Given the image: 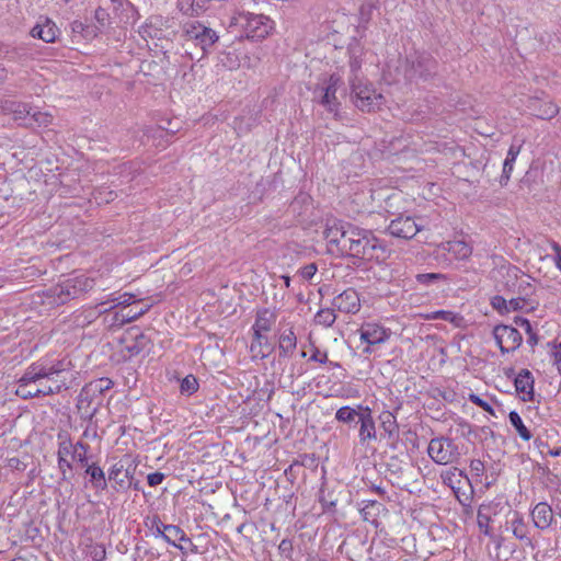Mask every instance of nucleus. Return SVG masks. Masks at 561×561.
I'll return each mask as SVG.
<instances>
[{"mask_svg":"<svg viewBox=\"0 0 561 561\" xmlns=\"http://www.w3.org/2000/svg\"><path fill=\"white\" fill-rule=\"evenodd\" d=\"M139 300L136 295L131 293H112L107 296V298L101 301L98 306L100 307V312H106L116 307H127Z\"/></svg>","mask_w":561,"mask_h":561,"instance_id":"393cba45","label":"nucleus"},{"mask_svg":"<svg viewBox=\"0 0 561 561\" xmlns=\"http://www.w3.org/2000/svg\"><path fill=\"white\" fill-rule=\"evenodd\" d=\"M493 336L502 353L515 351L523 341V336L517 329L504 324L494 328Z\"/></svg>","mask_w":561,"mask_h":561,"instance_id":"ddd939ff","label":"nucleus"},{"mask_svg":"<svg viewBox=\"0 0 561 561\" xmlns=\"http://www.w3.org/2000/svg\"><path fill=\"white\" fill-rule=\"evenodd\" d=\"M95 285L93 278L79 275L67 278L47 290V298L51 305H64L72 299L83 296Z\"/></svg>","mask_w":561,"mask_h":561,"instance_id":"20e7f679","label":"nucleus"},{"mask_svg":"<svg viewBox=\"0 0 561 561\" xmlns=\"http://www.w3.org/2000/svg\"><path fill=\"white\" fill-rule=\"evenodd\" d=\"M534 526L540 530L548 529L553 522V512L546 502L537 503L530 512Z\"/></svg>","mask_w":561,"mask_h":561,"instance_id":"4be33fe9","label":"nucleus"},{"mask_svg":"<svg viewBox=\"0 0 561 561\" xmlns=\"http://www.w3.org/2000/svg\"><path fill=\"white\" fill-rule=\"evenodd\" d=\"M342 77L339 73H332L318 84L314 89V96L329 112L336 113L340 105L336 92L342 88Z\"/></svg>","mask_w":561,"mask_h":561,"instance_id":"6e6552de","label":"nucleus"},{"mask_svg":"<svg viewBox=\"0 0 561 561\" xmlns=\"http://www.w3.org/2000/svg\"><path fill=\"white\" fill-rule=\"evenodd\" d=\"M240 55H241V53H238L237 50L228 51L224 55V57L220 59V61L229 70H234V69L240 68L242 65Z\"/></svg>","mask_w":561,"mask_h":561,"instance_id":"58836bf2","label":"nucleus"},{"mask_svg":"<svg viewBox=\"0 0 561 561\" xmlns=\"http://www.w3.org/2000/svg\"><path fill=\"white\" fill-rule=\"evenodd\" d=\"M317 273V266L314 264H308L300 270V275L304 279H311Z\"/></svg>","mask_w":561,"mask_h":561,"instance_id":"5fc2aeb1","label":"nucleus"},{"mask_svg":"<svg viewBox=\"0 0 561 561\" xmlns=\"http://www.w3.org/2000/svg\"><path fill=\"white\" fill-rule=\"evenodd\" d=\"M240 53H241L240 59L242 61L241 67H245L249 69L256 67V65L259 64V57H250L247 55L245 51H240Z\"/></svg>","mask_w":561,"mask_h":561,"instance_id":"3c124183","label":"nucleus"},{"mask_svg":"<svg viewBox=\"0 0 561 561\" xmlns=\"http://www.w3.org/2000/svg\"><path fill=\"white\" fill-rule=\"evenodd\" d=\"M183 33L188 41H193L204 51H207L219 38L214 30L197 21L186 22L183 25Z\"/></svg>","mask_w":561,"mask_h":561,"instance_id":"9b49d317","label":"nucleus"},{"mask_svg":"<svg viewBox=\"0 0 561 561\" xmlns=\"http://www.w3.org/2000/svg\"><path fill=\"white\" fill-rule=\"evenodd\" d=\"M59 34V28L49 19L39 20L31 31L33 37L39 38L46 43L55 42Z\"/></svg>","mask_w":561,"mask_h":561,"instance_id":"b1692460","label":"nucleus"},{"mask_svg":"<svg viewBox=\"0 0 561 561\" xmlns=\"http://www.w3.org/2000/svg\"><path fill=\"white\" fill-rule=\"evenodd\" d=\"M470 468L472 471L480 472V471H483L484 466L481 460L476 459V460L471 461Z\"/></svg>","mask_w":561,"mask_h":561,"instance_id":"052dcab7","label":"nucleus"},{"mask_svg":"<svg viewBox=\"0 0 561 561\" xmlns=\"http://www.w3.org/2000/svg\"><path fill=\"white\" fill-rule=\"evenodd\" d=\"M149 308L150 306H146L137 311L129 310L128 313L122 314L121 323L124 324L138 319L140 316L145 314Z\"/></svg>","mask_w":561,"mask_h":561,"instance_id":"a18cd8bd","label":"nucleus"},{"mask_svg":"<svg viewBox=\"0 0 561 561\" xmlns=\"http://www.w3.org/2000/svg\"><path fill=\"white\" fill-rule=\"evenodd\" d=\"M358 409L360 410V415L358 423L360 424L359 427V440L362 443H365L367 440L376 439V426L375 421L371 414V410L368 407L358 405Z\"/></svg>","mask_w":561,"mask_h":561,"instance_id":"412c9836","label":"nucleus"},{"mask_svg":"<svg viewBox=\"0 0 561 561\" xmlns=\"http://www.w3.org/2000/svg\"><path fill=\"white\" fill-rule=\"evenodd\" d=\"M442 481L445 485L449 486L453 492L455 493L456 497L460 500L459 492L461 490V483H462V471H460L457 468H450L446 471H443L440 474Z\"/></svg>","mask_w":561,"mask_h":561,"instance_id":"c85d7f7f","label":"nucleus"},{"mask_svg":"<svg viewBox=\"0 0 561 561\" xmlns=\"http://www.w3.org/2000/svg\"><path fill=\"white\" fill-rule=\"evenodd\" d=\"M551 457H559L561 456V447L556 449H550L548 453Z\"/></svg>","mask_w":561,"mask_h":561,"instance_id":"e2e57ef3","label":"nucleus"},{"mask_svg":"<svg viewBox=\"0 0 561 561\" xmlns=\"http://www.w3.org/2000/svg\"><path fill=\"white\" fill-rule=\"evenodd\" d=\"M88 450L89 446L82 442L72 443L70 439H64L59 443L57 456H65L69 460L87 465Z\"/></svg>","mask_w":561,"mask_h":561,"instance_id":"a211bd4d","label":"nucleus"},{"mask_svg":"<svg viewBox=\"0 0 561 561\" xmlns=\"http://www.w3.org/2000/svg\"><path fill=\"white\" fill-rule=\"evenodd\" d=\"M553 364L557 366L559 373L561 374V342L554 346Z\"/></svg>","mask_w":561,"mask_h":561,"instance_id":"6e6d98bb","label":"nucleus"},{"mask_svg":"<svg viewBox=\"0 0 561 561\" xmlns=\"http://www.w3.org/2000/svg\"><path fill=\"white\" fill-rule=\"evenodd\" d=\"M352 226V224L341 220H332L327 224L323 236L327 240V248L330 253L344 255L346 236Z\"/></svg>","mask_w":561,"mask_h":561,"instance_id":"9d476101","label":"nucleus"},{"mask_svg":"<svg viewBox=\"0 0 561 561\" xmlns=\"http://www.w3.org/2000/svg\"><path fill=\"white\" fill-rule=\"evenodd\" d=\"M520 327L525 328L526 331L530 330V323L527 319H519Z\"/></svg>","mask_w":561,"mask_h":561,"instance_id":"0e129e2a","label":"nucleus"},{"mask_svg":"<svg viewBox=\"0 0 561 561\" xmlns=\"http://www.w3.org/2000/svg\"><path fill=\"white\" fill-rule=\"evenodd\" d=\"M163 540L169 545L178 548L179 550H183V547L178 541L191 542V539L185 535L184 530L176 525H168L165 536H163Z\"/></svg>","mask_w":561,"mask_h":561,"instance_id":"7c9ffc66","label":"nucleus"},{"mask_svg":"<svg viewBox=\"0 0 561 561\" xmlns=\"http://www.w3.org/2000/svg\"><path fill=\"white\" fill-rule=\"evenodd\" d=\"M278 548H279V550H280V551H286V550H289V549L291 548V543H290V541H288V540L284 539V540H282V542L279 543V547H278Z\"/></svg>","mask_w":561,"mask_h":561,"instance_id":"680f3d73","label":"nucleus"},{"mask_svg":"<svg viewBox=\"0 0 561 561\" xmlns=\"http://www.w3.org/2000/svg\"><path fill=\"white\" fill-rule=\"evenodd\" d=\"M297 347V335L293 327L283 330L278 339L279 356H290Z\"/></svg>","mask_w":561,"mask_h":561,"instance_id":"bb28decb","label":"nucleus"},{"mask_svg":"<svg viewBox=\"0 0 561 561\" xmlns=\"http://www.w3.org/2000/svg\"><path fill=\"white\" fill-rule=\"evenodd\" d=\"M416 278H417L419 283L428 285V284L433 283L434 280L445 278V276L439 273H426V274H419L416 276Z\"/></svg>","mask_w":561,"mask_h":561,"instance_id":"49530a36","label":"nucleus"},{"mask_svg":"<svg viewBox=\"0 0 561 561\" xmlns=\"http://www.w3.org/2000/svg\"><path fill=\"white\" fill-rule=\"evenodd\" d=\"M472 253V247L463 240H453L440 243L437 248V256L446 255L445 259L448 263L453 260H466Z\"/></svg>","mask_w":561,"mask_h":561,"instance_id":"2eb2a0df","label":"nucleus"},{"mask_svg":"<svg viewBox=\"0 0 561 561\" xmlns=\"http://www.w3.org/2000/svg\"><path fill=\"white\" fill-rule=\"evenodd\" d=\"M506 530L511 531L516 539L529 542L528 525L519 512L513 511L510 513L506 520Z\"/></svg>","mask_w":561,"mask_h":561,"instance_id":"5701e85b","label":"nucleus"},{"mask_svg":"<svg viewBox=\"0 0 561 561\" xmlns=\"http://www.w3.org/2000/svg\"><path fill=\"white\" fill-rule=\"evenodd\" d=\"M128 457H124L118 461L114 462L108 469V480L114 481L119 486H124L131 478L134 468L127 465Z\"/></svg>","mask_w":561,"mask_h":561,"instance_id":"aec40b11","label":"nucleus"},{"mask_svg":"<svg viewBox=\"0 0 561 561\" xmlns=\"http://www.w3.org/2000/svg\"><path fill=\"white\" fill-rule=\"evenodd\" d=\"M332 305L341 312L355 314L360 309L359 295L355 289L348 288L334 297Z\"/></svg>","mask_w":561,"mask_h":561,"instance_id":"6ab92c4d","label":"nucleus"},{"mask_svg":"<svg viewBox=\"0 0 561 561\" xmlns=\"http://www.w3.org/2000/svg\"><path fill=\"white\" fill-rule=\"evenodd\" d=\"M348 65L351 69V78H358V72L362 70V67L366 64L369 57H373L370 53L365 50L362 43L354 38L348 44Z\"/></svg>","mask_w":561,"mask_h":561,"instance_id":"dca6fc26","label":"nucleus"},{"mask_svg":"<svg viewBox=\"0 0 561 561\" xmlns=\"http://www.w3.org/2000/svg\"><path fill=\"white\" fill-rule=\"evenodd\" d=\"M552 259L557 268L561 272V245L557 242L551 243Z\"/></svg>","mask_w":561,"mask_h":561,"instance_id":"603ef678","label":"nucleus"},{"mask_svg":"<svg viewBox=\"0 0 561 561\" xmlns=\"http://www.w3.org/2000/svg\"><path fill=\"white\" fill-rule=\"evenodd\" d=\"M114 192H107L105 197H102V192H98V194L94 196L95 201L98 203H108L110 201L114 199Z\"/></svg>","mask_w":561,"mask_h":561,"instance_id":"4d7b16f0","label":"nucleus"},{"mask_svg":"<svg viewBox=\"0 0 561 561\" xmlns=\"http://www.w3.org/2000/svg\"><path fill=\"white\" fill-rule=\"evenodd\" d=\"M198 389L197 379L193 375H187L180 385L181 393L191 396Z\"/></svg>","mask_w":561,"mask_h":561,"instance_id":"79ce46f5","label":"nucleus"},{"mask_svg":"<svg viewBox=\"0 0 561 561\" xmlns=\"http://www.w3.org/2000/svg\"><path fill=\"white\" fill-rule=\"evenodd\" d=\"M15 393L23 398V399H31L41 397L39 392H37L36 387L34 383L24 381V375L20 378L18 382V388L15 390Z\"/></svg>","mask_w":561,"mask_h":561,"instance_id":"f704fd0d","label":"nucleus"},{"mask_svg":"<svg viewBox=\"0 0 561 561\" xmlns=\"http://www.w3.org/2000/svg\"><path fill=\"white\" fill-rule=\"evenodd\" d=\"M31 118H32V125H28L30 127L47 126L51 122V119H53V117H51V115L49 113L42 112V111H38V110H35V108H33V111L31 113Z\"/></svg>","mask_w":561,"mask_h":561,"instance_id":"ea45409f","label":"nucleus"},{"mask_svg":"<svg viewBox=\"0 0 561 561\" xmlns=\"http://www.w3.org/2000/svg\"><path fill=\"white\" fill-rule=\"evenodd\" d=\"M168 525L161 523L158 517H152L150 520V529L156 538H162L165 536Z\"/></svg>","mask_w":561,"mask_h":561,"instance_id":"37998d69","label":"nucleus"},{"mask_svg":"<svg viewBox=\"0 0 561 561\" xmlns=\"http://www.w3.org/2000/svg\"><path fill=\"white\" fill-rule=\"evenodd\" d=\"M0 107L4 114L11 115L16 123L25 126L32 125L31 113L33 107H31L28 104L13 100H4L1 102Z\"/></svg>","mask_w":561,"mask_h":561,"instance_id":"f3484780","label":"nucleus"},{"mask_svg":"<svg viewBox=\"0 0 561 561\" xmlns=\"http://www.w3.org/2000/svg\"><path fill=\"white\" fill-rule=\"evenodd\" d=\"M230 27L239 28L248 38L261 41L273 30V21L263 14L240 12L232 16Z\"/></svg>","mask_w":561,"mask_h":561,"instance_id":"39448f33","label":"nucleus"},{"mask_svg":"<svg viewBox=\"0 0 561 561\" xmlns=\"http://www.w3.org/2000/svg\"><path fill=\"white\" fill-rule=\"evenodd\" d=\"M165 476L161 472H152L147 476V482L150 486H157L161 484Z\"/></svg>","mask_w":561,"mask_h":561,"instance_id":"864d4df0","label":"nucleus"},{"mask_svg":"<svg viewBox=\"0 0 561 561\" xmlns=\"http://www.w3.org/2000/svg\"><path fill=\"white\" fill-rule=\"evenodd\" d=\"M524 301L519 299H512L508 302L501 296H494L491 300V305L494 309L499 311H510L522 308Z\"/></svg>","mask_w":561,"mask_h":561,"instance_id":"72a5a7b5","label":"nucleus"},{"mask_svg":"<svg viewBox=\"0 0 561 561\" xmlns=\"http://www.w3.org/2000/svg\"><path fill=\"white\" fill-rule=\"evenodd\" d=\"M336 316L334 309H320L314 316V322L324 328L331 327L335 322Z\"/></svg>","mask_w":561,"mask_h":561,"instance_id":"4c0bfd02","label":"nucleus"},{"mask_svg":"<svg viewBox=\"0 0 561 561\" xmlns=\"http://www.w3.org/2000/svg\"><path fill=\"white\" fill-rule=\"evenodd\" d=\"M58 468L61 472L62 479H66L67 472L72 470V463L69 458L65 456H58Z\"/></svg>","mask_w":561,"mask_h":561,"instance_id":"de8ad7c7","label":"nucleus"},{"mask_svg":"<svg viewBox=\"0 0 561 561\" xmlns=\"http://www.w3.org/2000/svg\"><path fill=\"white\" fill-rule=\"evenodd\" d=\"M85 473L90 477L93 486L98 490H105L107 486L105 473L96 463L87 466Z\"/></svg>","mask_w":561,"mask_h":561,"instance_id":"2f4dec72","label":"nucleus"},{"mask_svg":"<svg viewBox=\"0 0 561 561\" xmlns=\"http://www.w3.org/2000/svg\"><path fill=\"white\" fill-rule=\"evenodd\" d=\"M158 133L165 134L167 136H170L168 133H165L163 129H160V128L158 129Z\"/></svg>","mask_w":561,"mask_h":561,"instance_id":"338daca9","label":"nucleus"},{"mask_svg":"<svg viewBox=\"0 0 561 561\" xmlns=\"http://www.w3.org/2000/svg\"><path fill=\"white\" fill-rule=\"evenodd\" d=\"M470 401L484 410L489 408V404L477 394H470Z\"/></svg>","mask_w":561,"mask_h":561,"instance_id":"13d9d810","label":"nucleus"},{"mask_svg":"<svg viewBox=\"0 0 561 561\" xmlns=\"http://www.w3.org/2000/svg\"><path fill=\"white\" fill-rule=\"evenodd\" d=\"M71 368V362L64 359L44 358L30 365L24 373V381L35 385L41 397L58 393L65 388L60 375Z\"/></svg>","mask_w":561,"mask_h":561,"instance_id":"f257e3e1","label":"nucleus"},{"mask_svg":"<svg viewBox=\"0 0 561 561\" xmlns=\"http://www.w3.org/2000/svg\"><path fill=\"white\" fill-rule=\"evenodd\" d=\"M345 242L344 255L376 262H382L387 257L386 245L369 230L353 225Z\"/></svg>","mask_w":561,"mask_h":561,"instance_id":"f03ea898","label":"nucleus"},{"mask_svg":"<svg viewBox=\"0 0 561 561\" xmlns=\"http://www.w3.org/2000/svg\"><path fill=\"white\" fill-rule=\"evenodd\" d=\"M310 360L317 362L319 364H325L328 362V353L322 352L318 347L312 345V354L310 356Z\"/></svg>","mask_w":561,"mask_h":561,"instance_id":"09e8293b","label":"nucleus"},{"mask_svg":"<svg viewBox=\"0 0 561 561\" xmlns=\"http://www.w3.org/2000/svg\"><path fill=\"white\" fill-rule=\"evenodd\" d=\"M358 333L360 342L366 344L363 350L364 354H371L376 346L387 343L392 335L390 328L377 321L364 322L358 329Z\"/></svg>","mask_w":561,"mask_h":561,"instance_id":"0eeeda50","label":"nucleus"},{"mask_svg":"<svg viewBox=\"0 0 561 561\" xmlns=\"http://www.w3.org/2000/svg\"><path fill=\"white\" fill-rule=\"evenodd\" d=\"M209 1L210 0H192V12L197 15L203 13L207 10Z\"/></svg>","mask_w":561,"mask_h":561,"instance_id":"8fccbe9b","label":"nucleus"},{"mask_svg":"<svg viewBox=\"0 0 561 561\" xmlns=\"http://www.w3.org/2000/svg\"><path fill=\"white\" fill-rule=\"evenodd\" d=\"M422 228V219L411 215L400 214L390 220L388 232L396 238L412 239Z\"/></svg>","mask_w":561,"mask_h":561,"instance_id":"f8f14e48","label":"nucleus"},{"mask_svg":"<svg viewBox=\"0 0 561 561\" xmlns=\"http://www.w3.org/2000/svg\"><path fill=\"white\" fill-rule=\"evenodd\" d=\"M510 423L516 430L517 434L524 440H530L533 435L530 431L525 426L520 415L516 411H511L508 414Z\"/></svg>","mask_w":561,"mask_h":561,"instance_id":"473e14b6","label":"nucleus"},{"mask_svg":"<svg viewBox=\"0 0 561 561\" xmlns=\"http://www.w3.org/2000/svg\"><path fill=\"white\" fill-rule=\"evenodd\" d=\"M350 84L355 98V105L362 111H374L380 108L385 98L373 84L363 81L360 78H350Z\"/></svg>","mask_w":561,"mask_h":561,"instance_id":"423d86ee","label":"nucleus"},{"mask_svg":"<svg viewBox=\"0 0 561 561\" xmlns=\"http://www.w3.org/2000/svg\"><path fill=\"white\" fill-rule=\"evenodd\" d=\"M276 322V314L270 309L257 311L252 325L253 339L250 345V352L254 359L266 358L271 352V344L267 333Z\"/></svg>","mask_w":561,"mask_h":561,"instance_id":"7ed1b4c3","label":"nucleus"},{"mask_svg":"<svg viewBox=\"0 0 561 561\" xmlns=\"http://www.w3.org/2000/svg\"><path fill=\"white\" fill-rule=\"evenodd\" d=\"M420 317L424 320H444L454 324L455 327H460L463 318L454 311L450 310H436L432 312L421 313Z\"/></svg>","mask_w":561,"mask_h":561,"instance_id":"c756f323","label":"nucleus"},{"mask_svg":"<svg viewBox=\"0 0 561 561\" xmlns=\"http://www.w3.org/2000/svg\"><path fill=\"white\" fill-rule=\"evenodd\" d=\"M95 18L101 22L102 25H104L105 21L107 20V13L104 9L100 8L95 11Z\"/></svg>","mask_w":561,"mask_h":561,"instance_id":"bf43d9fd","label":"nucleus"},{"mask_svg":"<svg viewBox=\"0 0 561 561\" xmlns=\"http://www.w3.org/2000/svg\"><path fill=\"white\" fill-rule=\"evenodd\" d=\"M495 514L492 503L481 504L478 508L477 523L481 533L488 537H491L490 523L492 516Z\"/></svg>","mask_w":561,"mask_h":561,"instance_id":"cd10ccee","label":"nucleus"},{"mask_svg":"<svg viewBox=\"0 0 561 561\" xmlns=\"http://www.w3.org/2000/svg\"><path fill=\"white\" fill-rule=\"evenodd\" d=\"M520 152V146L512 145L508 148L506 158L503 163V175H505L506 179L511 176V173L514 169V163Z\"/></svg>","mask_w":561,"mask_h":561,"instance_id":"e433bc0d","label":"nucleus"},{"mask_svg":"<svg viewBox=\"0 0 561 561\" xmlns=\"http://www.w3.org/2000/svg\"><path fill=\"white\" fill-rule=\"evenodd\" d=\"M88 554L93 561H103L106 556L105 547L101 543L91 545L88 548Z\"/></svg>","mask_w":561,"mask_h":561,"instance_id":"c03bdc74","label":"nucleus"},{"mask_svg":"<svg viewBox=\"0 0 561 561\" xmlns=\"http://www.w3.org/2000/svg\"><path fill=\"white\" fill-rule=\"evenodd\" d=\"M515 389L523 401H530L534 397V378L527 369L520 370L515 378Z\"/></svg>","mask_w":561,"mask_h":561,"instance_id":"a878e982","label":"nucleus"},{"mask_svg":"<svg viewBox=\"0 0 561 561\" xmlns=\"http://www.w3.org/2000/svg\"><path fill=\"white\" fill-rule=\"evenodd\" d=\"M307 356V353L306 352H301V357H306Z\"/></svg>","mask_w":561,"mask_h":561,"instance_id":"774afa93","label":"nucleus"},{"mask_svg":"<svg viewBox=\"0 0 561 561\" xmlns=\"http://www.w3.org/2000/svg\"><path fill=\"white\" fill-rule=\"evenodd\" d=\"M360 410L354 409L348 405H344L340 408L335 413V419L341 423L350 424L354 422L356 419L359 420Z\"/></svg>","mask_w":561,"mask_h":561,"instance_id":"c9c22d12","label":"nucleus"},{"mask_svg":"<svg viewBox=\"0 0 561 561\" xmlns=\"http://www.w3.org/2000/svg\"><path fill=\"white\" fill-rule=\"evenodd\" d=\"M427 454L437 465L453 463L460 455L455 442L446 437L432 438L427 446Z\"/></svg>","mask_w":561,"mask_h":561,"instance_id":"1a4fd4ad","label":"nucleus"},{"mask_svg":"<svg viewBox=\"0 0 561 561\" xmlns=\"http://www.w3.org/2000/svg\"><path fill=\"white\" fill-rule=\"evenodd\" d=\"M112 386H113L112 380H110L108 378H101V379L90 382L87 386V388L83 389V391H92L94 393L95 392L102 393V392L111 389Z\"/></svg>","mask_w":561,"mask_h":561,"instance_id":"a19ab883","label":"nucleus"},{"mask_svg":"<svg viewBox=\"0 0 561 561\" xmlns=\"http://www.w3.org/2000/svg\"><path fill=\"white\" fill-rule=\"evenodd\" d=\"M525 105L530 114L541 119H551L559 113L557 104L540 96H528Z\"/></svg>","mask_w":561,"mask_h":561,"instance_id":"4468645a","label":"nucleus"},{"mask_svg":"<svg viewBox=\"0 0 561 561\" xmlns=\"http://www.w3.org/2000/svg\"><path fill=\"white\" fill-rule=\"evenodd\" d=\"M283 279H284V283H285L286 287H289V285H290L289 276H283Z\"/></svg>","mask_w":561,"mask_h":561,"instance_id":"69168bd1","label":"nucleus"}]
</instances>
